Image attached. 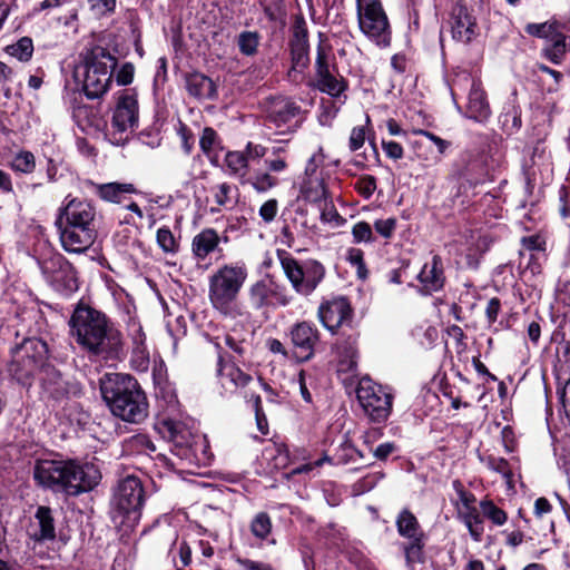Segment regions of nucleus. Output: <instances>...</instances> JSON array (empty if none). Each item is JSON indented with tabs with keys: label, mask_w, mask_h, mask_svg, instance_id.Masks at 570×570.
<instances>
[{
	"label": "nucleus",
	"mask_w": 570,
	"mask_h": 570,
	"mask_svg": "<svg viewBox=\"0 0 570 570\" xmlns=\"http://www.w3.org/2000/svg\"><path fill=\"white\" fill-rule=\"evenodd\" d=\"M69 326L77 344L90 355L106 361L119 358L122 351L121 333L104 313L90 306H78L69 320Z\"/></svg>",
	"instance_id": "1"
},
{
	"label": "nucleus",
	"mask_w": 570,
	"mask_h": 570,
	"mask_svg": "<svg viewBox=\"0 0 570 570\" xmlns=\"http://www.w3.org/2000/svg\"><path fill=\"white\" fill-rule=\"evenodd\" d=\"M35 481L56 492L78 495L92 490L101 478L94 464L73 460H38L33 468Z\"/></svg>",
	"instance_id": "2"
},
{
	"label": "nucleus",
	"mask_w": 570,
	"mask_h": 570,
	"mask_svg": "<svg viewBox=\"0 0 570 570\" xmlns=\"http://www.w3.org/2000/svg\"><path fill=\"white\" fill-rule=\"evenodd\" d=\"M100 392L116 417L139 424L148 416L147 396L134 376L107 373L100 379Z\"/></svg>",
	"instance_id": "3"
},
{
	"label": "nucleus",
	"mask_w": 570,
	"mask_h": 570,
	"mask_svg": "<svg viewBox=\"0 0 570 570\" xmlns=\"http://www.w3.org/2000/svg\"><path fill=\"white\" fill-rule=\"evenodd\" d=\"M117 59L101 46L86 48L79 56L73 77L82 83V90L89 99L102 97L109 89Z\"/></svg>",
	"instance_id": "4"
},
{
	"label": "nucleus",
	"mask_w": 570,
	"mask_h": 570,
	"mask_svg": "<svg viewBox=\"0 0 570 570\" xmlns=\"http://www.w3.org/2000/svg\"><path fill=\"white\" fill-rule=\"evenodd\" d=\"M248 277L244 263L224 264L208 278V298L214 309L224 316H242L238 296Z\"/></svg>",
	"instance_id": "5"
},
{
	"label": "nucleus",
	"mask_w": 570,
	"mask_h": 570,
	"mask_svg": "<svg viewBox=\"0 0 570 570\" xmlns=\"http://www.w3.org/2000/svg\"><path fill=\"white\" fill-rule=\"evenodd\" d=\"M276 255L286 279L297 295H312L324 281L326 268L320 261H299L285 249H277Z\"/></svg>",
	"instance_id": "6"
},
{
	"label": "nucleus",
	"mask_w": 570,
	"mask_h": 570,
	"mask_svg": "<svg viewBox=\"0 0 570 570\" xmlns=\"http://www.w3.org/2000/svg\"><path fill=\"white\" fill-rule=\"evenodd\" d=\"M48 357L47 343L40 338H26L12 351L9 373L22 385H31L38 371H42Z\"/></svg>",
	"instance_id": "7"
},
{
	"label": "nucleus",
	"mask_w": 570,
	"mask_h": 570,
	"mask_svg": "<svg viewBox=\"0 0 570 570\" xmlns=\"http://www.w3.org/2000/svg\"><path fill=\"white\" fill-rule=\"evenodd\" d=\"M145 495L142 484L139 478L128 475L119 481L112 497V519H120V523L126 521L134 524L140 517V509L144 504Z\"/></svg>",
	"instance_id": "8"
},
{
	"label": "nucleus",
	"mask_w": 570,
	"mask_h": 570,
	"mask_svg": "<svg viewBox=\"0 0 570 570\" xmlns=\"http://www.w3.org/2000/svg\"><path fill=\"white\" fill-rule=\"evenodd\" d=\"M315 87L332 97H340L347 89V81L337 71L332 47L320 40L314 61Z\"/></svg>",
	"instance_id": "9"
},
{
	"label": "nucleus",
	"mask_w": 570,
	"mask_h": 570,
	"mask_svg": "<svg viewBox=\"0 0 570 570\" xmlns=\"http://www.w3.org/2000/svg\"><path fill=\"white\" fill-rule=\"evenodd\" d=\"M356 397L365 414L373 422H384L392 412L393 395L368 377L360 380Z\"/></svg>",
	"instance_id": "10"
},
{
	"label": "nucleus",
	"mask_w": 570,
	"mask_h": 570,
	"mask_svg": "<svg viewBox=\"0 0 570 570\" xmlns=\"http://www.w3.org/2000/svg\"><path fill=\"white\" fill-rule=\"evenodd\" d=\"M47 284L57 293L69 296L78 289L75 267L61 254H52L39 262Z\"/></svg>",
	"instance_id": "11"
},
{
	"label": "nucleus",
	"mask_w": 570,
	"mask_h": 570,
	"mask_svg": "<svg viewBox=\"0 0 570 570\" xmlns=\"http://www.w3.org/2000/svg\"><path fill=\"white\" fill-rule=\"evenodd\" d=\"M360 29L377 45H389L390 24L379 0H356Z\"/></svg>",
	"instance_id": "12"
},
{
	"label": "nucleus",
	"mask_w": 570,
	"mask_h": 570,
	"mask_svg": "<svg viewBox=\"0 0 570 570\" xmlns=\"http://www.w3.org/2000/svg\"><path fill=\"white\" fill-rule=\"evenodd\" d=\"M395 524L397 533L407 540L404 544L407 563L423 562L426 534L417 518L409 509H403L396 517Z\"/></svg>",
	"instance_id": "13"
},
{
	"label": "nucleus",
	"mask_w": 570,
	"mask_h": 570,
	"mask_svg": "<svg viewBox=\"0 0 570 570\" xmlns=\"http://www.w3.org/2000/svg\"><path fill=\"white\" fill-rule=\"evenodd\" d=\"M563 26L557 21L543 23H528L525 32L547 41L543 48L544 56L553 63L559 65L570 50V38L563 31Z\"/></svg>",
	"instance_id": "14"
},
{
	"label": "nucleus",
	"mask_w": 570,
	"mask_h": 570,
	"mask_svg": "<svg viewBox=\"0 0 570 570\" xmlns=\"http://www.w3.org/2000/svg\"><path fill=\"white\" fill-rule=\"evenodd\" d=\"M247 299L252 308L261 311L288 306L293 302V296L284 285L272 279H259L248 287Z\"/></svg>",
	"instance_id": "15"
},
{
	"label": "nucleus",
	"mask_w": 570,
	"mask_h": 570,
	"mask_svg": "<svg viewBox=\"0 0 570 570\" xmlns=\"http://www.w3.org/2000/svg\"><path fill=\"white\" fill-rule=\"evenodd\" d=\"M55 225L59 232L62 248L68 253L80 254L86 252L97 236L96 226L72 223L56 218Z\"/></svg>",
	"instance_id": "16"
},
{
	"label": "nucleus",
	"mask_w": 570,
	"mask_h": 570,
	"mask_svg": "<svg viewBox=\"0 0 570 570\" xmlns=\"http://www.w3.org/2000/svg\"><path fill=\"white\" fill-rule=\"evenodd\" d=\"M354 311L345 296H334L323 301L317 309V317L322 325L332 334H336L343 326H351Z\"/></svg>",
	"instance_id": "17"
},
{
	"label": "nucleus",
	"mask_w": 570,
	"mask_h": 570,
	"mask_svg": "<svg viewBox=\"0 0 570 570\" xmlns=\"http://www.w3.org/2000/svg\"><path fill=\"white\" fill-rule=\"evenodd\" d=\"M139 107L136 95L122 92L117 100L111 127L116 132L134 131L138 127Z\"/></svg>",
	"instance_id": "18"
},
{
	"label": "nucleus",
	"mask_w": 570,
	"mask_h": 570,
	"mask_svg": "<svg viewBox=\"0 0 570 570\" xmlns=\"http://www.w3.org/2000/svg\"><path fill=\"white\" fill-rule=\"evenodd\" d=\"M449 23L452 38L458 42L469 43L476 36V20L461 1L452 6Z\"/></svg>",
	"instance_id": "19"
},
{
	"label": "nucleus",
	"mask_w": 570,
	"mask_h": 570,
	"mask_svg": "<svg viewBox=\"0 0 570 570\" xmlns=\"http://www.w3.org/2000/svg\"><path fill=\"white\" fill-rule=\"evenodd\" d=\"M96 207L90 202L68 195L59 207L56 218L96 226Z\"/></svg>",
	"instance_id": "20"
},
{
	"label": "nucleus",
	"mask_w": 570,
	"mask_h": 570,
	"mask_svg": "<svg viewBox=\"0 0 570 570\" xmlns=\"http://www.w3.org/2000/svg\"><path fill=\"white\" fill-rule=\"evenodd\" d=\"M301 114L302 108L295 101L289 98H277L273 100L269 107L267 119L276 128L281 129L279 132H285V130H283L284 127H286L288 131H295L298 127V120L294 124L293 120Z\"/></svg>",
	"instance_id": "21"
},
{
	"label": "nucleus",
	"mask_w": 570,
	"mask_h": 570,
	"mask_svg": "<svg viewBox=\"0 0 570 570\" xmlns=\"http://www.w3.org/2000/svg\"><path fill=\"white\" fill-rule=\"evenodd\" d=\"M289 336L302 361H307L314 355L315 346L320 341V332L313 323L302 321L294 324Z\"/></svg>",
	"instance_id": "22"
},
{
	"label": "nucleus",
	"mask_w": 570,
	"mask_h": 570,
	"mask_svg": "<svg viewBox=\"0 0 570 570\" xmlns=\"http://www.w3.org/2000/svg\"><path fill=\"white\" fill-rule=\"evenodd\" d=\"M358 334L356 332L342 335L335 343L337 353V372L355 375L357 371Z\"/></svg>",
	"instance_id": "23"
},
{
	"label": "nucleus",
	"mask_w": 570,
	"mask_h": 570,
	"mask_svg": "<svg viewBox=\"0 0 570 570\" xmlns=\"http://www.w3.org/2000/svg\"><path fill=\"white\" fill-rule=\"evenodd\" d=\"M417 279L424 294H432L444 287L446 277L440 255L434 254L431 261L423 265L417 275Z\"/></svg>",
	"instance_id": "24"
},
{
	"label": "nucleus",
	"mask_w": 570,
	"mask_h": 570,
	"mask_svg": "<svg viewBox=\"0 0 570 570\" xmlns=\"http://www.w3.org/2000/svg\"><path fill=\"white\" fill-rule=\"evenodd\" d=\"M42 393L49 399L61 401L70 392V385L63 380L61 373L51 365L46 364L40 373Z\"/></svg>",
	"instance_id": "25"
},
{
	"label": "nucleus",
	"mask_w": 570,
	"mask_h": 570,
	"mask_svg": "<svg viewBox=\"0 0 570 570\" xmlns=\"http://www.w3.org/2000/svg\"><path fill=\"white\" fill-rule=\"evenodd\" d=\"M185 88L188 95L197 100H214L217 98L215 82L202 72H190L185 76Z\"/></svg>",
	"instance_id": "26"
},
{
	"label": "nucleus",
	"mask_w": 570,
	"mask_h": 570,
	"mask_svg": "<svg viewBox=\"0 0 570 570\" xmlns=\"http://www.w3.org/2000/svg\"><path fill=\"white\" fill-rule=\"evenodd\" d=\"M220 236L218 232L212 227L202 229L193 237L191 253L196 261H205L210 254L220 250Z\"/></svg>",
	"instance_id": "27"
},
{
	"label": "nucleus",
	"mask_w": 570,
	"mask_h": 570,
	"mask_svg": "<svg viewBox=\"0 0 570 570\" xmlns=\"http://www.w3.org/2000/svg\"><path fill=\"white\" fill-rule=\"evenodd\" d=\"M164 436L180 450H191L195 444V435L181 422L167 420L163 422Z\"/></svg>",
	"instance_id": "28"
},
{
	"label": "nucleus",
	"mask_w": 570,
	"mask_h": 570,
	"mask_svg": "<svg viewBox=\"0 0 570 570\" xmlns=\"http://www.w3.org/2000/svg\"><path fill=\"white\" fill-rule=\"evenodd\" d=\"M490 106L485 92L479 83L473 81L469 92L466 115L475 121H484L490 116Z\"/></svg>",
	"instance_id": "29"
},
{
	"label": "nucleus",
	"mask_w": 570,
	"mask_h": 570,
	"mask_svg": "<svg viewBox=\"0 0 570 570\" xmlns=\"http://www.w3.org/2000/svg\"><path fill=\"white\" fill-rule=\"evenodd\" d=\"M458 518L468 528L471 538L479 542L484 532L482 517L476 507L456 508Z\"/></svg>",
	"instance_id": "30"
},
{
	"label": "nucleus",
	"mask_w": 570,
	"mask_h": 570,
	"mask_svg": "<svg viewBox=\"0 0 570 570\" xmlns=\"http://www.w3.org/2000/svg\"><path fill=\"white\" fill-rule=\"evenodd\" d=\"M292 67L288 71V78L297 81L298 75L303 73L309 65V45L308 43H289Z\"/></svg>",
	"instance_id": "31"
},
{
	"label": "nucleus",
	"mask_w": 570,
	"mask_h": 570,
	"mask_svg": "<svg viewBox=\"0 0 570 570\" xmlns=\"http://www.w3.org/2000/svg\"><path fill=\"white\" fill-rule=\"evenodd\" d=\"M263 456L274 470H283L291 464L288 448L283 443H273L266 446Z\"/></svg>",
	"instance_id": "32"
},
{
	"label": "nucleus",
	"mask_w": 570,
	"mask_h": 570,
	"mask_svg": "<svg viewBox=\"0 0 570 570\" xmlns=\"http://www.w3.org/2000/svg\"><path fill=\"white\" fill-rule=\"evenodd\" d=\"M135 191L132 184L108 183L96 186L97 195L107 202L120 203L126 194Z\"/></svg>",
	"instance_id": "33"
},
{
	"label": "nucleus",
	"mask_w": 570,
	"mask_h": 570,
	"mask_svg": "<svg viewBox=\"0 0 570 570\" xmlns=\"http://www.w3.org/2000/svg\"><path fill=\"white\" fill-rule=\"evenodd\" d=\"M225 164L229 174L239 178L242 184H245L248 177V159L245 151H228L225 156Z\"/></svg>",
	"instance_id": "34"
},
{
	"label": "nucleus",
	"mask_w": 570,
	"mask_h": 570,
	"mask_svg": "<svg viewBox=\"0 0 570 570\" xmlns=\"http://www.w3.org/2000/svg\"><path fill=\"white\" fill-rule=\"evenodd\" d=\"M40 532L36 534L39 540H52L56 537L55 522L51 509L48 507H39L36 512Z\"/></svg>",
	"instance_id": "35"
},
{
	"label": "nucleus",
	"mask_w": 570,
	"mask_h": 570,
	"mask_svg": "<svg viewBox=\"0 0 570 570\" xmlns=\"http://www.w3.org/2000/svg\"><path fill=\"white\" fill-rule=\"evenodd\" d=\"M222 141L215 129L212 127H205L199 138V148L203 154L208 158L213 159L217 157V151L222 149Z\"/></svg>",
	"instance_id": "36"
},
{
	"label": "nucleus",
	"mask_w": 570,
	"mask_h": 570,
	"mask_svg": "<svg viewBox=\"0 0 570 570\" xmlns=\"http://www.w3.org/2000/svg\"><path fill=\"white\" fill-rule=\"evenodd\" d=\"M245 184H249L257 193H266L279 185V179L271 171L258 170L254 175L248 176Z\"/></svg>",
	"instance_id": "37"
},
{
	"label": "nucleus",
	"mask_w": 570,
	"mask_h": 570,
	"mask_svg": "<svg viewBox=\"0 0 570 570\" xmlns=\"http://www.w3.org/2000/svg\"><path fill=\"white\" fill-rule=\"evenodd\" d=\"M156 240L165 254L176 255L179 252V239L175 237L170 228L167 226L158 228L156 233Z\"/></svg>",
	"instance_id": "38"
},
{
	"label": "nucleus",
	"mask_w": 570,
	"mask_h": 570,
	"mask_svg": "<svg viewBox=\"0 0 570 570\" xmlns=\"http://www.w3.org/2000/svg\"><path fill=\"white\" fill-rule=\"evenodd\" d=\"M8 55L20 61H29L33 53V42L29 37H22L16 43L6 48Z\"/></svg>",
	"instance_id": "39"
},
{
	"label": "nucleus",
	"mask_w": 570,
	"mask_h": 570,
	"mask_svg": "<svg viewBox=\"0 0 570 570\" xmlns=\"http://www.w3.org/2000/svg\"><path fill=\"white\" fill-rule=\"evenodd\" d=\"M272 528V519L266 512L257 513L250 522V532L259 540L267 539Z\"/></svg>",
	"instance_id": "40"
},
{
	"label": "nucleus",
	"mask_w": 570,
	"mask_h": 570,
	"mask_svg": "<svg viewBox=\"0 0 570 570\" xmlns=\"http://www.w3.org/2000/svg\"><path fill=\"white\" fill-rule=\"evenodd\" d=\"M10 167L16 173L31 174L36 168V158L31 151L21 150L12 158Z\"/></svg>",
	"instance_id": "41"
},
{
	"label": "nucleus",
	"mask_w": 570,
	"mask_h": 570,
	"mask_svg": "<svg viewBox=\"0 0 570 570\" xmlns=\"http://www.w3.org/2000/svg\"><path fill=\"white\" fill-rule=\"evenodd\" d=\"M261 36L256 31H243L238 35L237 46L245 56H254L257 52Z\"/></svg>",
	"instance_id": "42"
},
{
	"label": "nucleus",
	"mask_w": 570,
	"mask_h": 570,
	"mask_svg": "<svg viewBox=\"0 0 570 570\" xmlns=\"http://www.w3.org/2000/svg\"><path fill=\"white\" fill-rule=\"evenodd\" d=\"M480 509L483 515L489 519L494 525L501 527L508 520V514L501 508L494 504L492 500H482Z\"/></svg>",
	"instance_id": "43"
},
{
	"label": "nucleus",
	"mask_w": 570,
	"mask_h": 570,
	"mask_svg": "<svg viewBox=\"0 0 570 570\" xmlns=\"http://www.w3.org/2000/svg\"><path fill=\"white\" fill-rule=\"evenodd\" d=\"M302 189L305 198L312 202L321 200L326 195L324 183L318 178L314 181L312 179L304 181Z\"/></svg>",
	"instance_id": "44"
},
{
	"label": "nucleus",
	"mask_w": 570,
	"mask_h": 570,
	"mask_svg": "<svg viewBox=\"0 0 570 570\" xmlns=\"http://www.w3.org/2000/svg\"><path fill=\"white\" fill-rule=\"evenodd\" d=\"M346 261L356 268L360 278L365 279L367 277L368 271L364 262V253L362 249L355 247L347 249Z\"/></svg>",
	"instance_id": "45"
},
{
	"label": "nucleus",
	"mask_w": 570,
	"mask_h": 570,
	"mask_svg": "<svg viewBox=\"0 0 570 570\" xmlns=\"http://www.w3.org/2000/svg\"><path fill=\"white\" fill-rule=\"evenodd\" d=\"M353 242L360 243H373L375 240L372 227L366 222H358L352 227Z\"/></svg>",
	"instance_id": "46"
},
{
	"label": "nucleus",
	"mask_w": 570,
	"mask_h": 570,
	"mask_svg": "<svg viewBox=\"0 0 570 570\" xmlns=\"http://www.w3.org/2000/svg\"><path fill=\"white\" fill-rule=\"evenodd\" d=\"M354 188L364 199H370L376 189V178L363 175L355 181Z\"/></svg>",
	"instance_id": "47"
},
{
	"label": "nucleus",
	"mask_w": 570,
	"mask_h": 570,
	"mask_svg": "<svg viewBox=\"0 0 570 570\" xmlns=\"http://www.w3.org/2000/svg\"><path fill=\"white\" fill-rule=\"evenodd\" d=\"M452 485L460 500V504H458L456 508L475 507V495L472 492L466 491L460 480H454Z\"/></svg>",
	"instance_id": "48"
},
{
	"label": "nucleus",
	"mask_w": 570,
	"mask_h": 570,
	"mask_svg": "<svg viewBox=\"0 0 570 570\" xmlns=\"http://www.w3.org/2000/svg\"><path fill=\"white\" fill-rule=\"evenodd\" d=\"M129 442L132 449L146 454H151L157 450L155 443L146 434H136L130 438Z\"/></svg>",
	"instance_id": "49"
},
{
	"label": "nucleus",
	"mask_w": 570,
	"mask_h": 570,
	"mask_svg": "<svg viewBox=\"0 0 570 570\" xmlns=\"http://www.w3.org/2000/svg\"><path fill=\"white\" fill-rule=\"evenodd\" d=\"M487 465L489 469L503 475L507 480H511L513 476L509 462L503 458L489 456L487 459Z\"/></svg>",
	"instance_id": "50"
},
{
	"label": "nucleus",
	"mask_w": 570,
	"mask_h": 570,
	"mask_svg": "<svg viewBox=\"0 0 570 570\" xmlns=\"http://www.w3.org/2000/svg\"><path fill=\"white\" fill-rule=\"evenodd\" d=\"M374 228L376 233L380 234L383 238L389 239L395 232L396 219L394 217L377 219L374 223Z\"/></svg>",
	"instance_id": "51"
},
{
	"label": "nucleus",
	"mask_w": 570,
	"mask_h": 570,
	"mask_svg": "<svg viewBox=\"0 0 570 570\" xmlns=\"http://www.w3.org/2000/svg\"><path fill=\"white\" fill-rule=\"evenodd\" d=\"M177 134L181 141V148L186 155H189L194 148L195 145V138L191 132V130L185 125L179 124V127L177 129Z\"/></svg>",
	"instance_id": "52"
},
{
	"label": "nucleus",
	"mask_w": 570,
	"mask_h": 570,
	"mask_svg": "<svg viewBox=\"0 0 570 570\" xmlns=\"http://www.w3.org/2000/svg\"><path fill=\"white\" fill-rule=\"evenodd\" d=\"M91 11L97 16L109 14L115 11L116 0H87Z\"/></svg>",
	"instance_id": "53"
},
{
	"label": "nucleus",
	"mask_w": 570,
	"mask_h": 570,
	"mask_svg": "<svg viewBox=\"0 0 570 570\" xmlns=\"http://www.w3.org/2000/svg\"><path fill=\"white\" fill-rule=\"evenodd\" d=\"M521 244L529 252L543 253L546 250V240L540 235L525 236L521 239Z\"/></svg>",
	"instance_id": "54"
},
{
	"label": "nucleus",
	"mask_w": 570,
	"mask_h": 570,
	"mask_svg": "<svg viewBox=\"0 0 570 570\" xmlns=\"http://www.w3.org/2000/svg\"><path fill=\"white\" fill-rule=\"evenodd\" d=\"M227 376L236 387H245L253 381L249 374L235 366L229 368Z\"/></svg>",
	"instance_id": "55"
},
{
	"label": "nucleus",
	"mask_w": 570,
	"mask_h": 570,
	"mask_svg": "<svg viewBox=\"0 0 570 570\" xmlns=\"http://www.w3.org/2000/svg\"><path fill=\"white\" fill-rule=\"evenodd\" d=\"M278 212V202L274 198L266 200L259 208V216L265 223L275 219Z\"/></svg>",
	"instance_id": "56"
},
{
	"label": "nucleus",
	"mask_w": 570,
	"mask_h": 570,
	"mask_svg": "<svg viewBox=\"0 0 570 570\" xmlns=\"http://www.w3.org/2000/svg\"><path fill=\"white\" fill-rule=\"evenodd\" d=\"M308 32L303 18L297 19L293 26V38L289 43H308Z\"/></svg>",
	"instance_id": "57"
},
{
	"label": "nucleus",
	"mask_w": 570,
	"mask_h": 570,
	"mask_svg": "<svg viewBox=\"0 0 570 570\" xmlns=\"http://www.w3.org/2000/svg\"><path fill=\"white\" fill-rule=\"evenodd\" d=\"M132 362L137 363L139 367L146 370L149 364V353L142 344V341L137 344V346H134L132 350Z\"/></svg>",
	"instance_id": "58"
},
{
	"label": "nucleus",
	"mask_w": 570,
	"mask_h": 570,
	"mask_svg": "<svg viewBox=\"0 0 570 570\" xmlns=\"http://www.w3.org/2000/svg\"><path fill=\"white\" fill-rule=\"evenodd\" d=\"M414 134L420 135V136H424L429 140H431L436 146L438 151L440 153V155H443L446 151V149L450 147V145H451L450 141H448L445 139H442L441 137L434 135L433 132H431L429 130L419 129V130H415Z\"/></svg>",
	"instance_id": "59"
},
{
	"label": "nucleus",
	"mask_w": 570,
	"mask_h": 570,
	"mask_svg": "<svg viewBox=\"0 0 570 570\" xmlns=\"http://www.w3.org/2000/svg\"><path fill=\"white\" fill-rule=\"evenodd\" d=\"M365 141V128L364 127H354L351 131L348 139V147L351 151L358 150Z\"/></svg>",
	"instance_id": "60"
},
{
	"label": "nucleus",
	"mask_w": 570,
	"mask_h": 570,
	"mask_svg": "<svg viewBox=\"0 0 570 570\" xmlns=\"http://www.w3.org/2000/svg\"><path fill=\"white\" fill-rule=\"evenodd\" d=\"M230 193L232 186L227 183H223L216 187L214 198L218 207L226 206L230 202Z\"/></svg>",
	"instance_id": "61"
},
{
	"label": "nucleus",
	"mask_w": 570,
	"mask_h": 570,
	"mask_svg": "<svg viewBox=\"0 0 570 570\" xmlns=\"http://www.w3.org/2000/svg\"><path fill=\"white\" fill-rule=\"evenodd\" d=\"M382 148L389 158L397 160L403 157V154H404L403 147L396 141L382 140Z\"/></svg>",
	"instance_id": "62"
},
{
	"label": "nucleus",
	"mask_w": 570,
	"mask_h": 570,
	"mask_svg": "<svg viewBox=\"0 0 570 570\" xmlns=\"http://www.w3.org/2000/svg\"><path fill=\"white\" fill-rule=\"evenodd\" d=\"M265 167L273 175L283 173L287 169L288 163L285 157H275L265 159Z\"/></svg>",
	"instance_id": "63"
},
{
	"label": "nucleus",
	"mask_w": 570,
	"mask_h": 570,
	"mask_svg": "<svg viewBox=\"0 0 570 570\" xmlns=\"http://www.w3.org/2000/svg\"><path fill=\"white\" fill-rule=\"evenodd\" d=\"M135 68L131 63L127 62L121 66L117 72L116 80L119 85L126 86L132 82Z\"/></svg>",
	"instance_id": "64"
}]
</instances>
